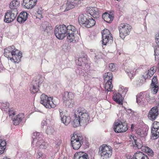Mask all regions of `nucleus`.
Wrapping results in <instances>:
<instances>
[{
    "mask_svg": "<svg viewBox=\"0 0 159 159\" xmlns=\"http://www.w3.org/2000/svg\"><path fill=\"white\" fill-rule=\"evenodd\" d=\"M4 55L14 63H18L21 61L22 54L13 45L4 49Z\"/></svg>",
    "mask_w": 159,
    "mask_h": 159,
    "instance_id": "1",
    "label": "nucleus"
},
{
    "mask_svg": "<svg viewBox=\"0 0 159 159\" xmlns=\"http://www.w3.org/2000/svg\"><path fill=\"white\" fill-rule=\"evenodd\" d=\"M75 115L80 118L81 125H86L89 123V116L87 111L83 107H79L75 112Z\"/></svg>",
    "mask_w": 159,
    "mask_h": 159,
    "instance_id": "2",
    "label": "nucleus"
},
{
    "mask_svg": "<svg viewBox=\"0 0 159 159\" xmlns=\"http://www.w3.org/2000/svg\"><path fill=\"white\" fill-rule=\"evenodd\" d=\"M72 25L66 26L64 25L56 26L54 30V33L56 37L59 39H62L66 36V34L68 32V27Z\"/></svg>",
    "mask_w": 159,
    "mask_h": 159,
    "instance_id": "3",
    "label": "nucleus"
},
{
    "mask_svg": "<svg viewBox=\"0 0 159 159\" xmlns=\"http://www.w3.org/2000/svg\"><path fill=\"white\" fill-rule=\"evenodd\" d=\"M112 153V149L110 146L103 145L100 147L99 154L101 159H108L111 157Z\"/></svg>",
    "mask_w": 159,
    "mask_h": 159,
    "instance_id": "4",
    "label": "nucleus"
},
{
    "mask_svg": "<svg viewBox=\"0 0 159 159\" xmlns=\"http://www.w3.org/2000/svg\"><path fill=\"white\" fill-rule=\"evenodd\" d=\"M71 143L73 148L79 149L83 143V138L80 134H74L71 139Z\"/></svg>",
    "mask_w": 159,
    "mask_h": 159,
    "instance_id": "5",
    "label": "nucleus"
},
{
    "mask_svg": "<svg viewBox=\"0 0 159 159\" xmlns=\"http://www.w3.org/2000/svg\"><path fill=\"white\" fill-rule=\"evenodd\" d=\"M132 27L126 23L120 24L118 27L120 32V36L124 39L125 37L129 34L131 30Z\"/></svg>",
    "mask_w": 159,
    "mask_h": 159,
    "instance_id": "6",
    "label": "nucleus"
},
{
    "mask_svg": "<svg viewBox=\"0 0 159 159\" xmlns=\"http://www.w3.org/2000/svg\"><path fill=\"white\" fill-rule=\"evenodd\" d=\"M40 99V103L46 108L50 109L56 107V105L53 103L51 97H49L45 94H43L41 96Z\"/></svg>",
    "mask_w": 159,
    "mask_h": 159,
    "instance_id": "7",
    "label": "nucleus"
},
{
    "mask_svg": "<svg viewBox=\"0 0 159 159\" xmlns=\"http://www.w3.org/2000/svg\"><path fill=\"white\" fill-rule=\"evenodd\" d=\"M42 77L41 75H38L34 80H33L31 83V84L30 89L31 93L32 94H34L39 90V88L40 84L42 83Z\"/></svg>",
    "mask_w": 159,
    "mask_h": 159,
    "instance_id": "8",
    "label": "nucleus"
},
{
    "mask_svg": "<svg viewBox=\"0 0 159 159\" xmlns=\"http://www.w3.org/2000/svg\"><path fill=\"white\" fill-rule=\"evenodd\" d=\"M74 95L70 92H65L63 96V99L64 100V103L66 106L69 107H73V102L72 101Z\"/></svg>",
    "mask_w": 159,
    "mask_h": 159,
    "instance_id": "9",
    "label": "nucleus"
},
{
    "mask_svg": "<svg viewBox=\"0 0 159 159\" xmlns=\"http://www.w3.org/2000/svg\"><path fill=\"white\" fill-rule=\"evenodd\" d=\"M102 44L106 45L109 42L111 43L112 42L113 38L110 31L105 29L102 32Z\"/></svg>",
    "mask_w": 159,
    "mask_h": 159,
    "instance_id": "10",
    "label": "nucleus"
},
{
    "mask_svg": "<svg viewBox=\"0 0 159 159\" xmlns=\"http://www.w3.org/2000/svg\"><path fill=\"white\" fill-rule=\"evenodd\" d=\"M18 13V12H16V11L9 10L6 13L5 16L4 21L7 23H9L12 22L16 19Z\"/></svg>",
    "mask_w": 159,
    "mask_h": 159,
    "instance_id": "11",
    "label": "nucleus"
},
{
    "mask_svg": "<svg viewBox=\"0 0 159 159\" xmlns=\"http://www.w3.org/2000/svg\"><path fill=\"white\" fill-rule=\"evenodd\" d=\"M104 76H105L104 78V80L107 81L105 84V89L108 91H110L113 87V86L112 85V74L111 72H107L105 74Z\"/></svg>",
    "mask_w": 159,
    "mask_h": 159,
    "instance_id": "12",
    "label": "nucleus"
},
{
    "mask_svg": "<svg viewBox=\"0 0 159 159\" xmlns=\"http://www.w3.org/2000/svg\"><path fill=\"white\" fill-rule=\"evenodd\" d=\"M113 129L115 132L118 133L125 132L127 130L128 128L125 123H123L120 121L115 123Z\"/></svg>",
    "mask_w": 159,
    "mask_h": 159,
    "instance_id": "13",
    "label": "nucleus"
},
{
    "mask_svg": "<svg viewBox=\"0 0 159 159\" xmlns=\"http://www.w3.org/2000/svg\"><path fill=\"white\" fill-rule=\"evenodd\" d=\"M68 32L66 34L67 40L70 42H73L75 40L74 32L76 30L73 25L69 26L68 27Z\"/></svg>",
    "mask_w": 159,
    "mask_h": 159,
    "instance_id": "14",
    "label": "nucleus"
},
{
    "mask_svg": "<svg viewBox=\"0 0 159 159\" xmlns=\"http://www.w3.org/2000/svg\"><path fill=\"white\" fill-rule=\"evenodd\" d=\"M130 141L132 142V146L134 148L140 149L143 147L142 141L140 139H138L136 137L131 136Z\"/></svg>",
    "mask_w": 159,
    "mask_h": 159,
    "instance_id": "15",
    "label": "nucleus"
},
{
    "mask_svg": "<svg viewBox=\"0 0 159 159\" xmlns=\"http://www.w3.org/2000/svg\"><path fill=\"white\" fill-rule=\"evenodd\" d=\"M159 87L157 77L156 76H154L150 84V88L154 94L157 93Z\"/></svg>",
    "mask_w": 159,
    "mask_h": 159,
    "instance_id": "16",
    "label": "nucleus"
},
{
    "mask_svg": "<svg viewBox=\"0 0 159 159\" xmlns=\"http://www.w3.org/2000/svg\"><path fill=\"white\" fill-rule=\"evenodd\" d=\"M158 110L157 107H153L149 111L148 116L150 120H155L158 115Z\"/></svg>",
    "mask_w": 159,
    "mask_h": 159,
    "instance_id": "17",
    "label": "nucleus"
},
{
    "mask_svg": "<svg viewBox=\"0 0 159 159\" xmlns=\"http://www.w3.org/2000/svg\"><path fill=\"white\" fill-rule=\"evenodd\" d=\"M87 12L94 18H98L99 17V9L96 7H89L87 9Z\"/></svg>",
    "mask_w": 159,
    "mask_h": 159,
    "instance_id": "18",
    "label": "nucleus"
},
{
    "mask_svg": "<svg viewBox=\"0 0 159 159\" xmlns=\"http://www.w3.org/2000/svg\"><path fill=\"white\" fill-rule=\"evenodd\" d=\"M41 30L46 32L48 34L50 33V31L52 27L51 24L47 21H45L42 23L40 26Z\"/></svg>",
    "mask_w": 159,
    "mask_h": 159,
    "instance_id": "19",
    "label": "nucleus"
},
{
    "mask_svg": "<svg viewBox=\"0 0 159 159\" xmlns=\"http://www.w3.org/2000/svg\"><path fill=\"white\" fill-rule=\"evenodd\" d=\"M37 0H23L22 5L28 9L33 8L37 3Z\"/></svg>",
    "mask_w": 159,
    "mask_h": 159,
    "instance_id": "20",
    "label": "nucleus"
},
{
    "mask_svg": "<svg viewBox=\"0 0 159 159\" xmlns=\"http://www.w3.org/2000/svg\"><path fill=\"white\" fill-rule=\"evenodd\" d=\"M143 94V93L141 92L137 95L136 101L140 106L143 107L146 105V102Z\"/></svg>",
    "mask_w": 159,
    "mask_h": 159,
    "instance_id": "21",
    "label": "nucleus"
},
{
    "mask_svg": "<svg viewBox=\"0 0 159 159\" xmlns=\"http://www.w3.org/2000/svg\"><path fill=\"white\" fill-rule=\"evenodd\" d=\"M27 18V13L23 11L20 13L17 19V20L20 23H23L26 20Z\"/></svg>",
    "mask_w": 159,
    "mask_h": 159,
    "instance_id": "22",
    "label": "nucleus"
},
{
    "mask_svg": "<svg viewBox=\"0 0 159 159\" xmlns=\"http://www.w3.org/2000/svg\"><path fill=\"white\" fill-rule=\"evenodd\" d=\"M88 155L85 153L79 152L74 155V159H88Z\"/></svg>",
    "mask_w": 159,
    "mask_h": 159,
    "instance_id": "23",
    "label": "nucleus"
},
{
    "mask_svg": "<svg viewBox=\"0 0 159 159\" xmlns=\"http://www.w3.org/2000/svg\"><path fill=\"white\" fill-rule=\"evenodd\" d=\"M19 2L17 0H13L9 4V7L10 10L13 11H16V12H18L17 10V8L18 6L19 5Z\"/></svg>",
    "mask_w": 159,
    "mask_h": 159,
    "instance_id": "24",
    "label": "nucleus"
},
{
    "mask_svg": "<svg viewBox=\"0 0 159 159\" xmlns=\"http://www.w3.org/2000/svg\"><path fill=\"white\" fill-rule=\"evenodd\" d=\"M102 18L104 20L108 23H110L113 20L114 16L111 14L105 12L102 15Z\"/></svg>",
    "mask_w": 159,
    "mask_h": 159,
    "instance_id": "25",
    "label": "nucleus"
},
{
    "mask_svg": "<svg viewBox=\"0 0 159 159\" xmlns=\"http://www.w3.org/2000/svg\"><path fill=\"white\" fill-rule=\"evenodd\" d=\"M122 96V95L120 93H118L115 95L113 96L112 98L114 101L116 102L118 104H122L123 99Z\"/></svg>",
    "mask_w": 159,
    "mask_h": 159,
    "instance_id": "26",
    "label": "nucleus"
},
{
    "mask_svg": "<svg viewBox=\"0 0 159 159\" xmlns=\"http://www.w3.org/2000/svg\"><path fill=\"white\" fill-rule=\"evenodd\" d=\"M133 159H149L148 157L140 152H138L134 154Z\"/></svg>",
    "mask_w": 159,
    "mask_h": 159,
    "instance_id": "27",
    "label": "nucleus"
},
{
    "mask_svg": "<svg viewBox=\"0 0 159 159\" xmlns=\"http://www.w3.org/2000/svg\"><path fill=\"white\" fill-rule=\"evenodd\" d=\"M24 118V114H20L17 115L13 120V124L15 125H18Z\"/></svg>",
    "mask_w": 159,
    "mask_h": 159,
    "instance_id": "28",
    "label": "nucleus"
},
{
    "mask_svg": "<svg viewBox=\"0 0 159 159\" xmlns=\"http://www.w3.org/2000/svg\"><path fill=\"white\" fill-rule=\"evenodd\" d=\"M87 19V17L83 15H80L78 17V21L80 25L83 27H85Z\"/></svg>",
    "mask_w": 159,
    "mask_h": 159,
    "instance_id": "29",
    "label": "nucleus"
},
{
    "mask_svg": "<svg viewBox=\"0 0 159 159\" xmlns=\"http://www.w3.org/2000/svg\"><path fill=\"white\" fill-rule=\"evenodd\" d=\"M96 23L95 20L93 19L92 17L88 18L86 23L85 25V27L87 28H90L93 26Z\"/></svg>",
    "mask_w": 159,
    "mask_h": 159,
    "instance_id": "30",
    "label": "nucleus"
},
{
    "mask_svg": "<svg viewBox=\"0 0 159 159\" xmlns=\"http://www.w3.org/2000/svg\"><path fill=\"white\" fill-rule=\"evenodd\" d=\"M74 118L72 122V124L73 126L74 127H76L80 125V126H83V125H81L80 120V118L77 116H75V114H74Z\"/></svg>",
    "mask_w": 159,
    "mask_h": 159,
    "instance_id": "31",
    "label": "nucleus"
},
{
    "mask_svg": "<svg viewBox=\"0 0 159 159\" xmlns=\"http://www.w3.org/2000/svg\"><path fill=\"white\" fill-rule=\"evenodd\" d=\"M93 54L95 56L94 61L95 63L97 62L98 60L102 57V53L101 52L99 51L98 50H94V51Z\"/></svg>",
    "mask_w": 159,
    "mask_h": 159,
    "instance_id": "32",
    "label": "nucleus"
},
{
    "mask_svg": "<svg viewBox=\"0 0 159 159\" xmlns=\"http://www.w3.org/2000/svg\"><path fill=\"white\" fill-rule=\"evenodd\" d=\"M157 128H151L152 135L154 139L159 137V126H157Z\"/></svg>",
    "mask_w": 159,
    "mask_h": 159,
    "instance_id": "33",
    "label": "nucleus"
},
{
    "mask_svg": "<svg viewBox=\"0 0 159 159\" xmlns=\"http://www.w3.org/2000/svg\"><path fill=\"white\" fill-rule=\"evenodd\" d=\"M136 132L138 134L142 137H144L147 134V131L145 129H139Z\"/></svg>",
    "mask_w": 159,
    "mask_h": 159,
    "instance_id": "34",
    "label": "nucleus"
},
{
    "mask_svg": "<svg viewBox=\"0 0 159 159\" xmlns=\"http://www.w3.org/2000/svg\"><path fill=\"white\" fill-rule=\"evenodd\" d=\"M61 117L62 122L65 125H67L70 122V118L69 116H63Z\"/></svg>",
    "mask_w": 159,
    "mask_h": 159,
    "instance_id": "35",
    "label": "nucleus"
},
{
    "mask_svg": "<svg viewBox=\"0 0 159 159\" xmlns=\"http://www.w3.org/2000/svg\"><path fill=\"white\" fill-rule=\"evenodd\" d=\"M125 72L129 76L130 79H131L135 75V73L134 70L130 68L126 69Z\"/></svg>",
    "mask_w": 159,
    "mask_h": 159,
    "instance_id": "36",
    "label": "nucleus"
},
{
    "mask_svg": "<svg viewBox=\"0 0 159 159\" xmlns=\"http://www.w3.org/2000/svg\"><path fill=\"white\" fill-rule=\"evenodd\" d=\"M41 135L39 132H34L33 133V135L32 136V138L33 139V141H35L39 140L40 136H41Z\"/></svg>",
    "mask_w": 159,
    "mask_h": 159,
    "instance_id": "37",
    "label": "nucleus"
},
{
    "mask_svg": "<svg viewBox=\"0 0 159 159\" xmlns=\"http://www.w3.org/2000/svg\"><path fill=\"white\" fill-rule=\"evenodd\" d=\"M154 55L155 60L157 61L159 60V47L154 49Z\"/></svg>",
    "mask_w": 159,
    "mask_h": 159,
    "instance_id": "38",
    "label": "nucleus"
},
{
    "mask_svg": "<svg viewBox=\"0 0 159 159\" xmlns=\"http://www.w3.org/2000/svg\"><path fill=\"white\" fill-rule=\"evenodd\" d=\"M151 73L149 71V70L145 72L143 75L144 78L145 80L147 78H150L153 75V74H151Z\"/></svg>",
    "mask_w": 159,
    "mask_h": 159,
    "instance_id": "39",
    "label": "nucleus"
},
{
    "mask_svg": "<svg viewBox=\"0 0 159 159\" xmlns=\"http://www.w3.org/2000/svg\"><path fill=\"white\" fill-rule=\"evenodd\" d=\"M55 130L54 129L51 127H48L47 128L46 130V132L48 135L53 134Z\"/></svg>",
    "mask_w": 159,
    "mask_h": 159,
    "instance_id": "40",
    "label": "nucleus"
},
{
    "mask_svg": "<svg viewBox=\"0 0 159 159\" xmlns=\"http://www.w3.org/2000/svg\"><path fill=\"white\" fill-rule=\"evenodd\" d=\"M80 58H84V60L85 62H87V56L83 52H81L80 55Z\"/></svg>",
    "mask_w": 159,
    "mask_h": 159,
    "instance_id": "41",
    "label": "nucleus"
},
{
    "mask_svg": "<svg viewBox=\"0 0 159 159\" xmlns=\"http://www.w3.org/2000/svg\"><path fill=\"white\" fill-rule=\"evenodd\" d=\"M145 151L149 156H152L153 155V152L152 150L148 147L146 148Z\"/></svg>",
    "mask_w": 159,
    "mask_h": 159,
    "instance_id": "42",
    "label": "nucleus"
},
{
    "mask_svg": "<svg viewBox=\"0 0 159 159\" xmlns=\"http://www.w3.org/2000/svg\"><path fill=\"white\" fill-rule=\"evenodd\" d=\"M116 67L114 63H111L109 64V70L110 71H114L116 70Z\"/></svg>",
    "mask_w": 159,
    "mask_h": 159,
    "instance_id": "43",
    "label": "nucleus"
},
{
    "mask_svg": "<svg viewBox=\"0 0 159 159\" xmlns=\"http://www.w3.org/2000/svg\"><path fill=\"white\" fill-rule=\"evenodd\" d=\"M6 143L5 141H2V142L0 141V148L4 150L6 148Z\"/></svg>",
    "mask_w": 159,
    "mask_h": 159,
    "instance_id": "44",
    "label": "nucleus"
},
{
    "mask_svg": "<svg viewBox=\"0 0 159 159\" xmlns=\"http://www.w3.org/2000/svg\"><path fill=\"white\" fill-rule=\"evenodd\" d=\"M149 71L151 73V74L153 75L156 71V67L155 66L152 67L149 70Z\"/></svg>",
    "mask_w": 159,
    "mask_h": 159,
    "instance_id": "45",
    "label": "nucleus"
},
{
    "mask_svg": "<svg viewBox=\"0 0 159 159\" xmlns=\"http://www.w3.org/2000/svg\"><path fill=\"white\" fill-rule=\"evenodd\" d=\"M128 91V88L122 89L121 95L122 96H124Z\"/></svg>",
    "mask_w": 159,
    "mask_h": 159,
    "instance_id": "46",
    "label": "nucleus"
},
{
    "mask_svg": "<svg viewBox=\"0 0 159 159\" xmlns=\"http://www.w3.org/2000/svg\"><path fill=\"white\" fill-rule=\"evenodd\" d=\"M145 98L148 102H149L152 99V98L150 97L149 93H147L145 96Z\"/></svg>",
    "mask_w": 159,
    "mask_h": 159,
    "instance_id": "47",
    "label": "nucleus"
},
{
    "mask_svg": "<svg viewBox=\"0 0 159 159\" xmlns=\"http://www.w3.org/2000/svg\"><path fill=\"white\" fill-rule=\"evenodd\" d=\"M9 103L8 102L5 103H3L2 104V107H4V108L7 109L9 107Z\"/></svg>",
    "mask_w": 159,
    "mask_h": 159,
    "instance_id": "48",
    "label": "nucleus"
},
{
    "mask_svg": "<svg viewBox=\"0 0 159 159\" xmlns=\"http://www.w3.org/2000/svg\"><path fill=\"white\" fill-rule=\"evenodd\" d=\"M40 147L41 148L45 149L46 148V147L44 143H43L41 144H40Z\"/></svg>",
    "mask_w": 159,
    "mask_h": 159,
    "instance_id": "49",
    "label": "nucleus"
},
{
    "mask_svg": "<svg viewBox=\"0 0 159 159\" xmlns=\"http://www.w3.org/2000/svg\"><path fill=\"white\" fill-rule=\"evenodd\" d=\"M36 17L37 18H38L39 19H41L43 18V17L42 16V14H36Z\"/></svg>",
    "mask_w": 159,
    "mask_h": 159,
    "instance_id": "50",
    "label": "nucleus"
},
{
    "mask_svg": "<svg viewBox=\"0 0 159 159\" xmlns=\"http://www.w3.org/2000/svg\"><path fill=\"white\" fill-rule=\"evenodd\" d=\"M38 155L37 156V157H38V158H40V157H41L43 155V153L41 152H38Z\"/></svg>",
    "mask_w": 159,
    "mask_h": 159,
    "instance_id": "51",
    "label": "nucleus"
},
{
    "mask_svg": "<svg viewBox=\"0 0 159 159\" xmlns=\"http://www.w3.org/2000/svg\"><path fill=\"white\" fill-rule=\"evenodd\" d=\"M41 9L42 8L40 7L39 8V10L37 11L36 14H39V13L40 14H42V13L41 11Z\"/></svg>",
    "mask_w": 159,
    "mask_h": 159,
    "instance_id": "52",
    "label": "nucleus"
},
{
    "mask_svg": "<svg viewBox=\"0 0 159 159\" xmlns=\"http://www.w3.org/2000/svg\"><path fill=\"white\" fill-rule=\"evenodd\" d=\"M125 110L128 113H131L132 111L131 109H128L127 110L125 109Z\"/></svg>",
    "mask_w": 159,
    "mask_h": 159,
    "instance_id": "53",
    "label": "nucleus"
},
{
    "mask_svg": "<svg viewBox=\"0 0 159 159\" xmlns=\"http://www.w3.org/2000/svg\"><path fill=\"white\" fill-rule=\"evenodd\" d=\"M81 58H78V59L76 60L75 62L76 63H77L78 62H80V61H81Z\"/></svg>",
    "mask_w": 159,
    "mask_h": 159,
    "instance_id": "54",
    "label": "nucleus"
},
{
    "mask_svg": "<svg viewBox=\"0 0 159 159\" xmlns=\"http://www.w3.org/2000/svg\"><path fill=\"white\" fill-rule=\"evenodd\" d=\"M59 111L60 112V116L61 117V116H62V114H61V113H62L63 111H62V109H59Z\"/></svg>",
    "mask_w": 159,
    "mask_h": 159,
    "instance_id": "55",
    "label": "nucleus"
},
{
    "mask_svg": "<svg viewBox=\"0 0 159 159\" xmlns=\"http://www.w3.org/2000/svg\"><path fill=\"white\" fill-rule=\"evenodd\" d=\"M134 155L133 156V157H132L131 156H128L127 157V158L128 159H133V158H134Z\"/></svg>",
    "mask_w": 159,
    "mask_h": 159,
    "instance_id": "56",
    "label": "nucleus"
},
{
    "mask_svg": "<svg viewBox=\"0 0 159 159\" xmlns=\"http://www.w3.org/2000/svg\"><path fill=\"white\" fill-rule=\"evenodd\" d=\"M157 126H158L156 125V124H155L154 123L153 125L152 128H155L157 129Z\"/></svg>",
    "mask_w": 159,
    "mask_h": 159,
    "instance_id": "57",
    "label": "nucleus"
},
{
    "mask_svg": "<svg viewBox=\"0 0 159 159\" xmlns=\"http://www.w3.org/2000/svg\"><path fill=\"white\" fill-rule=\"evenodd\" d=\"M4 150L2 149V148H0V155L2 154L4 152Z\"/></svg>",
    "mask_w": 159,
    "mask_h": 159,
    "instance_id": "58",
    "label": "nucleus"
},
{
    "mask_svg": "<svg viewBox=\"0 0 159 159\" xmlns=\"http://www.w3.org/2000/svg\"><path fill=\"white\" fill-rule=\"evenodd\" d=\"M154 123L155 124H156V125L158 126H159V122L155 121Z\"/></svg>",
    "mask_w": 159,
    "mask_h": 159,
    "instance_id": "59",
    "label": "nucleus"
},
{
    "mask_svg": "<svg viewBox=\"0 0 159 159\" xmlns=\"http://www.w3.org/2000/svg\"><path fill=\"white\" fill-rule=\"evenodd\" d=\"M77 64L79 66H80L82 65V63L81 62V61H80V62H78Z\"/></svg>",
    "mask_w": 159,
    "mask_h": 159,
    "instance_id": "60",
    "label": "nucleus"
},
{
    "mask_svg": "<svg viewBox=\"0 0 159 159\" xmlns=\"http://www.w3.org/2000/svg\"><path fill=\"white\" fill-rule=\"evenodd\" d=\"M9 116H12V112L11 111H9Z\"/></svg>",
    "mask_w": 159,
    "mask_h": 159,
    "instance_id": "61",
    "label": "nucleus"
},
{
    "mask_svg": "<svg viewBox=\"0 0 159 159\" xmlns=\"http://www.w3.org/2000/svg\"><path fill=\"white\" fill-rule=\"evenodd\" d=\"M134 127V125L133 124H132L131 125V128L132 129H133Z\"/></svg>",
    "mask_w": 159,
    "mask_h": 159,
    "instance_id": "62",
    "label": "nucleus"
},
{
    "mask_svg": "<svg viewBox=\"0 0 159 159\" xmlns=\"http://www.w3.org/2000/svg\"><path fill=\"white\" fill-rule=\"evenodd\" d=\"M45 121H43V122H42V124L43 125L45 124Z\"/></svg>",
    "mask_w": 159,
    "mask_h": 159,
    "instance_id": "63",
    "label": "nucleus"
},
{
    "mask_svg": "<svg viewBox=\"0 0 159 159\" xmlns=\"http://www.w3.org/2000/svg\"><path fill=\"white\" fill-rule=\"evenodd\" d=\"M156 107H157V109H158V108H159V103L157 105Z\"/></svg>",
    "mask_w": 159,
    "mask_h": 159,
    "instance_id": "64",
    "label": "nucleus"
}]
</instances>
